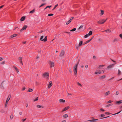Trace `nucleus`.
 <instances>
[{
  "instance_id": "41",
  "label": "nucleus",
  "mask_w": 122,
  "mask_h": 122,
  "mask_svg": "<svg viewBox=\"0 0 122 122\" xmlns=\"http://www.w3.org/2000/svg\"><path fill=\"white\" fill-rule=\"evenodd\" d=\"M8 103V102H6L5 104V108L6 107Z\"/></svg>"
},
{
  "instance_id": "3",
  "label": "nucleus",
  "mask_w": 122,
  "mask_h": 122,
  "mask_svg": "<svg viewBox=\"0 0 122 122\" xmlns=\"http://www.w3.org/2000/svg\"><path fill=\"white\" fill-rule=\"evenodd\" d=\"M49 74L48 72H45L44 73L43 75V76L44 77L47 76L48 77H49Z\"/></svg>"
},
{
  "instance_id": "59",
  "label": "nucleus",
  "mask_w": 122,
  "mask_h": 122,
  "mask_svg": "<svg viewBox=\"0 0 122 122\" xmlns=\"http://www.w3.org/2000/svg\"><path fill=\"white\" fill-rule=\"evenodd\" d=\"M83 26L81 25L80 26V27H79V29H80L81 28H83Z\"/></svg>"
},
{
  "instance_id": "30",
  "label": "nucleus",
  "mask_w": 122,
  "mask_h": 122,
  "mask_svg": "<svg viewBox=\"0 0 122 122\" xmlns=\"http://www.w3.org/2000/svg\"><path fill=\"white\" fill-rule=\"evenodd\" d=\"M118 41V40L117 39V38H115V39L114 40H113V42H115L116 41Z\"/></svg>"
},
{
  "instance_id": "1",
  "label": "nucleus",
  "mask_w": 122,
  "mask_h": 122,
  "mask_svg": "<svg viewBox=\"0 0 122 122\" xmlns=\"http://www.w3.org/2000/svg\"><path fill=\"white\" fill-rule=\"evenodd\" d=\"M79 61L78 60V62L73 66V70L74 72V73L76 75L77 74V66L79 64Z\"/></svg>"
},
{
  "instance_id": "20",
  "label": "nucleus",
  "mask_w": 122,
  "mask_h": 122,
  "mask_svg": "<svg viewBox=\"0 0 122 122\" xmlns=\"http://www.w3.org/2000/svg\"><path fill=\"white\" fill-rule=\"evenodd\" d=\"M37 107L38 108H43V107H43L44 106H41V105H37Z\"/></svg>"
},
{
  "instance_id": "46",
  "label": "nucleus",
  "mask_w": 122,
  "mask_h": 122,
  "mask_svg": "<svg viewBox=\"0 0 122 122\" xmlns=\"http://www.w3.org/2000/svg\"><path fill=\"white\" fill-rule=\"evenodd\" d=\"M89 35L88 34H86L84 36V37L85 38H86Z\"/></svg>"
},
{
  "instance_id": "55",
  "label": "nucleus",
  "mask_w": 122,
  "mask_h": 122,
  "mask_svg": "<svg viewBox=\"0 0 122 122\" xmlns=\"http://www.w3.org/2000/svg\"><path fill=\"white\" fill-rule=\"evenodd\" d=\"M43 37H44V36H41V38H40V40H41V41H42V39L43 38Z\"/></svg>"
},
{
  "instance_id": "47",
  "label": "nucleus",
  "mask_w": 122,
  "mask_h": 122,
  "mask_svg": "<svg viewBox=\"0 0 122 122\" xmlns=\"http://www.w3.org/2000/svg\"><path fill=\"white\" fill-rule=\"evenodd\" d=\"M105 116V115L102 114H101L100 116L99 117H103L104 116Z\"/></svg>"
},
{
  "instance_id": "34",
  "label": "nucleus",
  "mask_w": 122,
  "mask_h": 122,
  "mask_svg": "<svg viewBox=\"0 0 122 122\" xmlns=\"http://www.w3.org/2000/svg\"><path fill=\"white\" fill-rule=\"evenodd\" d=\"M38 97H37L35 99H34L33 100V101L34 102L38 100Z\"/></svg>"
},
{
  "instance_id": "60",
  "label": "nucleus",
  "mask_w": 122,
  "mask_h": 122,
  "mask_svg": "<svg viewBox=\"0 0 122 122\" xmlns=\"http://www.w3.org/2000/svg\"><path fill=\"white\" fill-rule=\"evenodd\" d=\"M18 29V27H14L13 29V30H14L15 29Z\"/></svg>"
},
{
  "instance_id": "54",
  "label": "nucleus",
  "mask_w": 122,
  "mask_h": 122,
  "mask_svg": "<svg viewBox=\"0 0 122 122\" xmlns=\"http://www.w3.org/2000/svg\"><path fill=\"white\" fill-rule=\"evenodd\" d=\"M22 58L21 57H19V59L20 61H22Z\"/></svg>"
},
{
  "instance_id": "7",
  "label": "nucleus",
  "mask_w": 122,
  "mask_h": 122,
  "mask_svg": "<svg viewBox=\"0 0 122 122\" xmlns=\"http://www.w3.org/2000/svg\"><path fill=\"white\" fill-rule=\"evenodd\" d=\"M116 63H114V64H112V65H110L108 66L107 68H111L113 66H114L115 64H116Z\"/></svg>"
},
{
  "instance_id": "8",
  "label": "nucleus",
  "mask_w": 122,
  "mask_h": 122,
  "mask_svg": "<svg viewBox=\"0 0 122 122\" xmlns=\"http://www.w3.org/2000/svg\"><path fill=\"white\" fill-rule=\"evenodd\" d=\"M101 72H102L101 71H100V70H99V71H96L95 72V74H101Z\"/></svg>"
},
{
  "instance_id": "37",
  "label": "nucleus",
  "mask_w": 122,
  "mask_h": 122,
  "mask_svg": "<svg viewBox=\"0 0 122 122\" xmlns=\"http://www.w3.org/2000/svg\"><path fill=\"white\" fill-rule=\"evenodd\" d=\"M68 116V115L67 114H65L63 116V117L65 118L67 117Z\"/></svg>"
},
{
  "instance_id": "6",
  "label": "nucleus",
  "mask_w": 122,
  "mask_h": 122,
  "mask_svg": "<svg viewBox=\"0 0 122 122\" xmlns=\"http://www.w3.org/2000/svg\"><path fill=\"white\" fill-rule=\"evenodd\" d=\"M50 67L51 68H52L54 66V63L53 62L50 61Z\"/></svg>"
},
{
  "instance_id": "25",
  "label": "nucleus",
  "mask_w": 122,
  "mask_h": 122,
  "mask_svg": "<svg viewBox=\"0 0 122 122\" xmlns=\"http://www.w3.org/2000/svg\"><path fill=\"white\" fill-rule=\"evenodd\" d=\"M105 77H106L104 75V76H101L100 77V78L101 79H104L105 78Z\"/></svg>"
},
{
  "instance_id": "23",
  "label": "nucleus",
  "mask_w": 122,
  "mask_h": 122,
  "mask_svg": "<svg viewBox=\"0 0 122 122\" xmlns=\"http://www.w3.org/2000/svg\"><path fill=\"white\" fill-rule=\"evenodd\" d=\"M90 42V41H89V40L87 41H86V42H85L83 44V45H84L86 44H87L89 42Z\"/></svg>"
},
{
  "instance_id": "62",
  "label": "nucleus",
  "mask_w": 122,
  "mask_h": 122,
  "mask_svg": "<svg viewBox=\"0 0 122 122\" xmlns=\"http://www.w3.org/2000/svg\"><path fill=\"white\" fill-rule=\"evenodd\" d=\"M26 118L24 119H23L22 120V121H23V122H24L26 120Z\"/></svg>"
},
{
  "instance_id": "48",
  "label": "nucleus",
  "mask_w": 122,
  "mask_h": 122,
  "mask_svg": "<svg viewBox=\"0 0 122 122\" xmlns=\"http://www.w3.org/2000/svg\"><path fill=\"white\" fill-rule=\"evenodd\" d=\"M105 114H106L109 115L111 114V113H109L108 112H105Z\"/></svg>"
},
{
  "instance_id": "36",
  "label": "nucleus",
  "mask_w": 122,
  "mask_h": 122,
  "mask_svg": "<svg viewBox=\"0 0 122 122\" xmlns=\"http://www.w3.org/2000/svg\"><path fill=\"white\" fill-rule=\"evenodd\" d=\"M51 6H47L45 8H44V10H46V9L47 8H50L51 7Z\"/></svg>"
},
{
  "instance_id": "64",
  "label": "nucleus",
  "mask_w": 122,
  "mask_h": 122,
  "mask_svg": "<svg viewBox=\"0 0 122 122\" xmlns=\"http://www.w3.org/2000/svg\"><path fill=\"white\" fill-rule=\"evenodd\" d=\"M19 114L20 115H21L22 114V113L21 112H19Z\"/></svg>"
},
{
  "instance_id": "63",
  "label": "nucleus",
  "mask_w": 122,
  "mask_h": 122,
  "mask_svg": "<svg viewBox=\"0 0 122 122\" xmlns=\"http://www.w3.org/2000/svg\"><path fill=\"white\" fill-rule=\"evenodd\" d=\"M4 6V5H3L0 6V9L2 8Z\"/></svg>"
},
{
  "instance_id": "52",
  "label": "nucleus",
  "mask_w": 122,
  "mask_h": 122,
  "mask_svg": "<svg viewBox=\"0 0 122 122\" xmlns=\"http://www.w3.org/2000/svg\"><path fill=\"white\" fill-rule=\"evenodd\" d=\"M74 17H72L69 20L71 22L72 20L74 18Z\"/></svg>"
},
{
  "instance_id": "29",
  "label": "nucleus",
  "mask_w": 122,
  "mask_h": 122,
  "mask_svg": "<svg viewBox=\"0 0 122 122\" xmlns=\"http://www.w3.org/2000/svg\"><path fill=\"white\" fill-rule=\"evenodd\" d=\"M92 34V31H90L89 33H88V35H89V36H91V35Z\"/></svg>"
},
{
  "instance_id": "58",
  "label": "nucleus",
  "mask_w": 122,
  "mask_h": 122,
  "mask_svg": "<svg viewBox=\"0 0 122 122\" xmlns=\"http://www.w3.org/2000/svg\"><path fill=\"white\" fill-rule=\"evenodd\" d=\"M119 92L118 91H117L116 92V95H117L119 93Z\"/></svg>"
},
{
  "instance_id": "56",
  "label": "nucleus",
  "mask_w": 122,
  "mask_h": 122,
  "mask_svg": "<svg viewBox=\"0 0 122 122\" xmlns=\"http://www.w3.org/2000/svg\"><path fill=\"white\" fill-rule=\"evenodd\" d=\"M104 66V65H100L99 66V68H100L101 67H103Z\"/></svg>"
},
{
  "instance_id": "9",
  "label": "nucleus",
  "mask_w": 122,
  "mask_h": 122,
  "mask_svg": "<svg viewBox=\"0 0 122 122\" xmlns=\"http://www.w3.org/2000/svg\"><path fill=\"white\" fill-rule=\"evenodd\" d=\"M70 108V107L69 106H67L66 107H65V108L63 110L62 112H63L64 111H66L68 109Z\"/></svg>"
},
{
  "instance_id": "12",
  "label": "nucleus",
  "mask_w": 122,
  "mask_h": 122,
  "mask_svg": "<svg viewBox=\"0 0 122 122\" xmlns=\"http://www.w3.org/2000/svg\"><path fill=\"white\" fill-rule=\"evenodd\" d=\"M59 102L60 103H64L65 102V101L64 100L62 99H61L59 100Z\"/></svg>"
},
{
  "instance_id": "10",
  "label": "nucleus",
  "mask_w": 122,
  "mask_h": 122,
  "mask_svg": "<svg viewBox=\"0 0 122 122\" xmlns=\"http://www.w3.org/2000/svg\"><path fill=\"white\" fill-rule=\"evenodd\" d=\"M52 85V81H50L49 83L48 87L49 88H50Z\"/></svg>"
},
{
  "instance_id": "2",
  "label": "nucleus",
  "mask_w": 122,
  "mask_h": 122,
  "mask_svg": "<svg viewBox=\"0 0 122 122\" xmlns=\"http://www.w3.org/2000/svg\"><path fill=\"white\" fill-rule=\"evenodd\" d=\"M107 20V19H106V20L104 19L100 20L97 22V23L99 24H102L105 22Z\"/></svg>"
},
{
  "instance_id": "26",
  "label": "nucleus",
  "mask_w": 122,
  "mask_h": 122,
  "mask_svg": "<svg viewBox=\"0 0 122 122\" xmlns=\"http://www.w3.org/2000/svg\"><path fill=\"white\" fill-rule=\"evenodd\" d=\"M98 120V119H95L91 120H88V121H91V122H96L95 121H97Z\"/></svg>"
},
{
  "instance_id": "15",
  "label": "nucleus",
  "mask_w": 122,
  "mask_h": 122,
  "mask_svg": "<svg viewBox=\"0 0 122 122\" xmlns=\"http://www.w3.org/2000/svg\"><path fill=\"white\" fill-rule=\"evenodd\" d=\"M122 103V100H121L119 101H117L116 102V103L118 104H120L121 103Z\"/></svg>"
},
{
  "instance_id": "57",
  "label": "nucleus",
  "mask_w": 122,
  "mask_h": 122,
  "mask_svg": "<svg viewBox=\"0 0 122 122\" xmlns=\"http://www.w3.org/2000/svg\"><path fill=\"white\" fill-rule=\"evenodd\" d=\"M100 110L101 111H102L103 112L104 111H105V110L104 109H103V108H101L100 109Z\"/></svg>"
},
{
  "instance_id": "42",
  "label": "nucleus",
  "mask_w": 122,
  "mask_h": 122,
  "mask_svg": "<svg viewBox=\"0 0 122 122\" xmlns=\"http://www.w3.org/2000/svg\"><path fill=\"white\" fill-rule=\"evenodd\" d=\"M13 117L14 116L12 114H11L10 116V118L12 119L13 118Z\"/></svg>"
},
{
  "instance_id": "5",
  "label": "nucleus",
  "mask_w": 122,
  "mask_h": 122,
  "mask_svg": "<svg viewBox=\"0 0 122 122\" xmlns=\"http://www.w3.org/2000/svg\"><path fill=\"white\" fill-rule=\"evenodd\" d=\"M64 54L65 52L64 51V50H62L61 51L60 56L61 57H62L64 55Z\"/></svg>"
},
{
  "instance_id": "53",
  "label": "nucleus",
  "mask_w": 122,
  "mask_h": 122,
  "mask_svg": "<svg viewBox=\"0 0 122 122\" xmlns=\"http://www.w3.org/2000/svg\"><path fill=\"white\" fill-rule=\"evenodd\" d=\"M94 37V36H92L91 38L89 40L90 41Z\"/></svg>"
},
{
  "instance_id": "45",
  "label": "nucleus",
  "mask_w": 122,
  "mask_h": 122,
  "mask_svg": "<svg viewBox=\"0 0 122 122\" xmlns=\"http://www.w3.org/2000/svg\"><path fill=\"white\" fill-rule=\"evenodd\" d=\"M69 72L70 73L72 72V70H71V68L70 67L69 68Z\"/></svg>"
},
{
  "instance_id": "14",
  "label": "nucleus",
  "mask_w": 122,
  "mask_h": 122,
  "mask_svg": "<svg viewBox=\"0 0 122 122\" xmlns=\"http://www.w3.org/2000/svg\"><path fill=\"white\" fill-rule=\"evenodd\" d=\"M11 97V95H9L6 102H8Z\"/></svg>"
},
{
  "instance_id": "4",
  "label": "nucleus",
  "mask_w": 122,
  "mask_h": 122,
  "mask_svg": "<svg viewBox=\"0 0 122 122\" xmlns=\"http://www.w3.org/2000/svg\"><path fill=\"white\" fill-rule=\"evenodd\" d=\"M27 26L26 25H24L22 27V28L20 30L21 32L23 30H25L27 28Z\"/></svg>"
},
{
  "instance_id": "39",
  "label": "nucleus",
  "mask_w": 122,
  "mask_h": 122,
  "mask_svg": "<svg viewBox=\"0 0 122 122\" xmlns=\"http://www.w3.org/2000/svg\"><path fill=\"white\" fill-rule=\"evenodd\" d=\"M71 22L70 21V20H69L68 21H67L66 22V24L67 25H68L69 24L70 22Z\"/></svg>"
},
{
  "instance_id": "31",
  "label": "nucleus",
  "mask_w": 122,
  "mask_h": 122,
  "mask_svg": "<svg viewBox=\"0 0 122 122\" xmlns=\"http://www.w3.org/2000/svg\"><path fill=\"white\" fill-rule=\"evenodd\" d=\"M33 91V90L32 89L29 88L28 91V92H31Z\"/></svg>"
},
{
  "instance_id": "35",
  "label": "nucleus",
  "mask_w": 122,
  "mask_h": 122,
  "mask_svg": "<svg viewBox=\"0 0 122 122\" xmlns=\"http://www.w3.org/2000/svg\"><path fill=\"white\" fill-rule=\"evenodd\" d=\"M122 111V109L121 111H120L119 112H118L117 113H116L114 114H113L112 115H115L118 114H119V113H120Z\"/></svg>"
},
{
  "instance_id": "21",
  "label": "nucleus",
  "mask_w": 122,
  "mask_h": 122,
  "mask_svg": "<svg viewBox=\"0 0 122 122\" xmlns=\"http://www.w3.org/2000/svg\"><path fill=\"white\" fill-rule=\"evenodd\" d=\"M35 11V9H33L32 10L30 11L29 12L30 13L32 14Z\"/></svg>"
},
{
  "instance_id": "11",
  "label": "nucleus",
  "mask_w": 122,
  "mask_h": 122,
  "mask_svg": "<svg viewBox=\"0 0 122 122\" xmlns=\"http://www.w3.org/2000/svg\"><path fill=\"white\" fill-rule=\"evenodd\" d=\"M17 35L16 34H14L12 35L11 36H10V38H13L14 37H16V36H17Z\"/></svg>"
},
{
  "instance_id": "50",
  "label": "nucleus",
  "mask_w": 122,
  "mask_h": 122,
  "mask_svg": "<svg viewBox=\"0 0 122 122\" xmlns=\"http://www.w3.org/2000/svg\"><path fill=\"white\" fill-rule=\"evenodd\" d=\"M5 61H2L1 62V64L3 65L5 64Z\"/></svg>"
},
{
  "instance_id": "43",
  "label": "nucleus",
  "mask_w": 122,
  "mask_h": 122,
  "mask_svg": "<svg viewBox=\"0 0 122 122\" xmlns=\"http://www.w3.org/2000/svg\"><path fill=\"white\" fill-rule=\"evenodd\" d=\"M77 84L79 86H82V85L79 82H77Z\"/></svg>"
},
{
  "instance_id": "22",
  "label": "nucleus",
  "mask_w": 122,
  "mask_h": 122,
  "mask_svg": "<svg viewBox=\"0 0 122 122\" xmlns=\"http://www.w3.org/2000/svg\"><path fill=\"white\" fill-rule=\"evenodd\" d=\"M110 93V91H108V92H106L105 94V95L106 96H107Z\"/></svg>"
},
{
  "instance_id": "40",
  "label": "nucleus",
  "mask_w": 122,
  "mask_h": 122,
  "mask_svg": "<svg viewBox=\"0 0 122 122\" xmlns=\"http://www.w3.org/2000/svg\"><path fill=\"white\" fill-rule=\"evenodd\" d=\"M54 14H48V16H51L53 15Z\"/></svg>"
},
{
  "instance_id": "33",
  "label": "nucleus",
  "mask_w": 122,
  "mask_h": 122,
  "mask_svg": "<svg viewBox=\"0 0 122 122\" xmlns=\"http://www.w3.org/2000/svg\"><path fill=\"white\" fill-rule=\"evenodd\" d=\"M104 11L103 10H101V14L102 15L104 14Z\"/></svg>"
},
{
  "instance_id": "18",
  "label": "nucleus",
  "mask_w": 122,
  "mask_h": 122,
  "mask_svg": "<svg viewBox=\"0 0 122 122\" xmlns=\"http://www.w3.org/2000/svg\"><path fill=\"white\" fill-rule=\"evenodd\" d=\"M13 67L16 70V71L17 72V73H18L19 71V70L15 66H14Z\"/></svg>"
},
{
  "instance_id": "38",
  "label": "nucleus",
  "mask_w": 122,
  "mask_h": 122,
  "mask_svg": "<svg viewBox=\"0 0 122 122\" xmlns=\"http://www.w3.org/2000/svg\"><path fill=\"white\" fill-rule=\"evenodd\" d=\"M58 6V4H57L56 5H55L53 9L52 10H54Z\"/></svg>"
},
{
  "instance_id": "49",
  "label": "nucleus",
  "mask_w": 122,
  "mask_h": 122,
  "mask_svg": "<svg viewBox=\"0 0 122 122\" xmlns=\"http://www.w3.org/2000/svg\"><path fill=\"white\" fill-rule=\"evenodd\" d=\"M0 112L2 113H4L5 112V111L3 109H1L0 111Z\"/></svg>"
},
{
  "instance_id": "51",
  "label": "nucleus",
  "mask_w": 122,
  "mask_h": 122,
  "mask_svg": "<svg viewBox=\"0 0 122 122\" xmlns=\"http://www.w3.org/2000/svg\"><path fill=\"white\" fill-rule=\"evenodd\" d=\"M46 4H45V3H43V4H42L40 6H39V7H40L42 6H43L44 5Z\"/></svg>"
},
{
  "instance_id": "24",
  "label": "nucleus",
  "mask_w": 122,
  "mask_h": 122,
  "mask_svg": "<svg viewBox=\"0 0 122 122\" xmlns=\"http://www.w3.org/2000/svg\"><path fill=\"white\" fill-rule=\"evenodd\" d=\"M4 82V81H3L1 83L0 85V88L2 89H4V87L3 86L2 84L3 83V82Z\"/></svg>"
},
{
  "instance_id": "27",
  "label": "nucleus",
  "mask_w": 122,
  "mask_h": 122,
  "mask_svg": "<svg viewBox=\"0 0 122 122\" xmlns=\"http://www.w3.org/2000/svg\"><path fill=\"white\" fill-rule=\"evenodd\" d=\"M118 75H120L121 74V72L120 70L119 69H118Z\"/></svg>"
},
{
  "instance_id": "13",
  "label": "nucleus",
  "mask_w": 122,
  "mask_h": 122,
  "mask_svg": "<svg viewBox=\"0 0 122 122\" xmlns=\"http://www.w3.org/2000/svg\"><path fill=\"white\" fill-rule=\"evenodd\" d=\"M103 32H106L107 33H109L111 32V31L109 29H108L106 30H104L103 31Z\"/></svg>"
},
{
  "instance_id": "44",
  "label": "nucleus",
  "mask_w": 122,
  "mask_h": 122,
  "mask_svg": "<svg viewBox=\"0 0 122 122\" xmlns=\"http://www.w3.org/2000/svg\"><path fill=\"white\" fill-rule=\"evenodd\" d=\"M112 102V101L111 100H109L107 102V103H111Z\"/></svg>"
},
{
  "instance_id": "17",
  "label": "nucleus",
  "mask_w": 122,
  "mask_h": 122,
  "mask_svg": "<svg viewBox=\"0 0 122 122\" xmlns=\"http://www.w3.org/2000/svg\"><path fill=\"white\" fill-rule=\"evenodd\" d=\"M25 19V16H24L22 17L21 18L20 20L21 21H23Z\"/></svg>"
},
{
  "instance_id": "28",
  "label": "nucleus",
  "mask_w": 122,
  "mask_h": 122,
  "mask_svg": "<svg viewBox=\"0 0 122 122\" xmlns=\"http://www.w3.org/2000/svg\"><path fill=\"white\" fill-rule=\"evenodd\" d=\"M112 104L110 103V104L106 105V107H107L111 106H112Z\"/></svg>"
},
{
  "instance_id": "16",
  "label": "nucleus",
  "mask_w": 122,
  "mask_h": 122,
  "mask_svg": "<svg viewBox=\"0 0 122 122\" xmlns=\"http://www.w3.org/2000/svg\"><path fill=\"white\" fill-rule=\"evenodd\" d=\"M47 37L46 36L45 37V38L44 39L42 40V41L44 42L46 41L47 40Z\"/></svg>"
},
{
  "instance_id": "19",
  "label": "nucleus",
  "mask_w": 122,
  "mask_h": 122,
  "mask_svg": "<svg viewBox=\"0 0 122 122\" xmlns=\"http://www.w3.org/2000/svg\"><path fill=\"white\" fill-rule=\"evenodd\" d=\"M83 41H81L79 44L78 46H81L82 45L83 43Z\"/></svg>"
},
{
  "instance_id": "61",
  "label": "nucleus",
  "mask_w": 122,
  "mask_h": 122,
  "mask_svg": "<svg viewBox=\"0 0 122 122\" xmlns=\"http://www.w3.org/2000/svg\"><path fill=\"white\" fill-rule=\"evenodd\" d=\"M120 37L121 38H122V34H121L119 35Z\"/></svg>"
},
{
  "instance_id": "32",
  "label": "nucleus",
  "mask_w": 122,
  "mask_h": 122,
  "mask_svg": "<svg viewBox=\"0 0 122 122\" xmlns=\"http://www.w3.org/2000/svg\"><path fill=\"white\" fill-rule=\"evenodd\" d=\"M76 30V28H73V29H72V30H70V31H75Z\"/></svg>"
}]
</instances>
